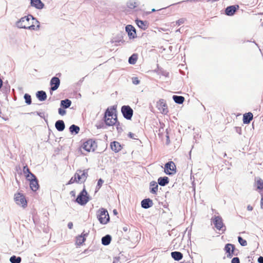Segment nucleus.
<instances>
[{
    "label": "nucleus",
    "instance_id": "obj_1",
    "mask_svg": "<svg viewBox=\"0 0 263 263\" xmlns=\"http://www.w3.org/2000/svg\"><path fill=\"white\" fill-rule=\"evenodd\" d=\"M16 24L20 28L28 29L31 30H36L40 28V22L31 15L22 17Z\"/></svg>",
    "mask_w": 263,
    "mask_h": 263
},
{
    "label": "nucleus",
    "instance_id": "obj_2",
    "mask_svg": "<svg viewBox=\"0 0 263 263\" xmlns=\"http://www.w3.org/2000/svg\"><path fill=\"white\" fill-rule=\"evenodd\" d=\"M103 119L106 125H115L118 121L116 107L112 106L108 107L104 113Z\"/></svg>",
    "mask_w": 263,
    "mask_h": 263
},
{
    "label": "nucleus",
    "instance_id": "obj_3",
    "mask_svg": "<svg viewBox=\"0 0 263 263\" xmlns=\"http://www.w3.org/2000/svg\"><path fill=\"white\" fill-rule=\"evenodd\" d=\"M88 176V170H78L74 176L70 179L68 184H73L75 182L78 183H83L87 179Z\"/></svg>",
    "mask_w": 263,
    "mask_h": 263
},
{
    "label": "nucleus",
    "instance_id": "obj_4",
    "mask_svg": "<svg viewBox=\"0 0 263 263\" xmlns=\"http://www.w3.org/2000/svg\"><path fill=\"white\" fill-rule=\"evenodd\" d=\"M97 147V142L91 139L84 142L81 146L82 149L88 153L95 152Z\"/></svg>",
    "mask_w": 263,
    "mask_h": 263
},
{
    "label": "nucleus",
    "instance_id": "obj_5",
    "mask_svg": "<svg viewBox=\"0 0 263 263\" xmlns=\"http://www.w3.org/2000/svg\"><path fill=\"white\" fill-rule=\"evenodd\" d=\"M14 200L17 205L23 208L27 207V201L23 194L20 192L15 193L14 195Z\"/></svg>",
    "mask_w": 263,
    "mask_h": 263
},
{
    "label": "nucleus",
    "instance_id": "obj_6",
    "mask_svg": "<svg viewBox=\"0 0 263 263\" xmlns=\"http://www.w3.org/2000/svg\"><path fill=\"white\" fill-rule=\"evenodd\" d=\"M212 221L217 230L222 231V232H224L226 231V228L223 222V220L221 217L219 216H214L212 218Z\"/></svg>",
    "mask_w": 263,
    "mask_h": 263
},
{
    "label": "nucleus",
    "instance_id": "obj_7",
    "mask_svg": "<svg viewBox=\"0 0 263 263\" xmlns=\"http://www.w3.org/2000/svg\"><path fill=\"white\" fill-rule=\"evenodd\" d=\"M98 218L100 222L102 224H106L109 220V216L107 211L101 208L99 210Z\"/></svg>",
    "mask_w": 263,
    "mask_h": 263
},
{
    "label": "nucleus",
    "instance_id": "obj_8",
    "mask_svg": "<svg viewBox=\"0 0 263 263\" xmlns=\"http://www.w3.org/2000/svg\"><path fill=\"white\" fill-rule=\"evenodd\" d=\"M89 201V197L88 196L87 192H86L85 187L82 191V192L79 194L77 199L76 202L80 205H85Z\"/></svg>",
    "mask_w": 263,
    "mask_h": 263
},
{
    "label": "nucleus",
    "instance_id": "obj_9",
    "mask_svg": "<svg viewBox=\"0 0 263 263\" xmlns=\"http://www.w3.org/2000/svg\"><path fill=\"white\" fill-rule=\"evenodd\" d=\"M164 172L167 175H174L176 173V167L175 163L169 161L166 163L164 167Z\"/></svg>",
    "mask_w": 263,
    "mask_h": 263
},
{
    "label": "nucleus",
    "instance_id": "obj_10",
    "mask_svg": "<svg viewBox=\"0 0 263 263\" xmlns=\"http://www.w3.org/2000/svg\"><path fill=\"white\" fill-rule=\"evenodd\" d=\"M121 112L125 118L127 120L131 119L133 115V110L130 106H123L121 108Z\"/></svg>",
    "mask_w": 263,
    "mask_h": 263
},
{
    "label": "nucleus",
    "instance_id": "obj_11",
    "mask_svg": "<svg viewBox=\"0 0 263 263\" xmlns=\"http://www.w3.org/2000/svg\"><path fill=\"white\" fill-rule=\"evenodd\" d=\"M157 107L162 114L166 115L168 111L167 105L163 99H161L157 102Z\"/></svg>",
    "mask_w": 263,
    "mask_h": 263
},
{
    "label": "nucleus",
    "instance_id": "obj_12",
    "mask_svg": "<svg viewBox=\"0 0 263 263\" xmlns=\"http://www.w3.org/2000/svg\"><path fill=\"white\" fill-rule=\"evenodd\" d=\"M234 249L235 247L232 244L228 243L225 246L224 251H226L227 257L228 258H230L233 256L234 254Z\"/></svg>",
    "mask_w": 263,
    "mask_h": 263
},
{
    "label": "nucleus",
    "instance_id": "obj_13",
    "mask_svg": "<svg viewBox=\"0 0 263 263\" xmlns=\"http://www.w3.org/2000/svg\"><path fill=\"white\" fill-rule=\"evenodd\" d=\"M88 235V233L83 232L80 235L76 237V245L78 246L82 245L86 241V238Z\"/></svg>",
    "mask_w": 263,
    "mask_h": 263
},
{
    "label": "nucleus",
    "instance_id": "obj_14",
    "mask_svg": "<svg viewBox=\"0 0 263 263\" xmlns=\"http://www.w3.org/2000/svg\"><path fill=\"white\" fill-rule=\"evenodd\" d=\"M239 8V6L238 5L229 6L225 10L226 14L229 16L233 15Z\"/></svg>",
    "mask_w": 263,
    "mask_h": 263
},
{
    "label": "nucleus",
    "instance_id": "obj_15",
    "mask_svg": "<svg viewBox=\"0 0 263 263\" xmlns=\"http://www.w3.org/2000/svg\"><path fill=\"white\" fill-rule=\"evenodd\" d=\"M60 84V81L58 78H52L50 81V85L51 86V87L50 88L51 90L54 91L57 90L59 87Z\"/></svg>",
    "mask_w": 263,
    "mask_h": 263
},
{
    "label": "nucleus",
    "instance_id": "obj_16",
    "mask_svg": "<svg viewBox=\"0 0 263 263\" xmlns=\"http://www.w3.org/2000/svg\"><path fill=\"white\" fill-rule=\"evenodd\" d=\"M125 29L130 37L134 38L136 36V30L133 26L128 25L126 27Z\"/></svg>",
    "mask_w": 263,
    "mask_h": 263
},
{
    "label": "nucleus",
    "instance_id": "obj_17",
    "mask_svg": "<svg viewBox=\"0 0 263 263\" xmlns=\"http://www.w3.org/2000/svg\"><path fill=\"white\" fill-rule=\"evenodd\" d=\"M153 204V201L149 198L143 199L141 201V206L144 209H148Z\"/></svg>",
    "mask_w": 263,
    "mask_h": 263
},
{
    "label": "nucleus",
    "instance_id": "obj_18",
    "mask_svg": "<svg viewBox=\"0 0 263 263\" xmlns=\"http://www.w3.org/2000/svg\"><path fill=\"white\" fill-rule=\"evenodd\" d=\"M253 115L252 113L249 112L246 113L243 116V122L244 124H249L253 119Z\"/></svg>",
    "mask_w": 263,
    "mask_h": 263
},
{
    "label": "nucleus",
    "instance_id": "obj_19",
    "mask_svg": "<svg viewBox=\"0 0 263 263\" xmlns=\"http://www.w3.org/2000/svg\"><path fill=\"white\" fill-rule=\"evenodd\" d=\"M110 147L111 149L115 152H118L121 149V146L120 144L117 141H114L111 143Z\"/></svg>",
    "mask_w": 263,
    "mask_h": 263
},
{
    "label": "nucleus",
    "instance_id": "obj_20",
    "mask_svg": "<svg viewBox=\"0 0 263 263\" xmlns=\"http://www.w3.org/2000/svg\"><path fill=\"white\" fill-rule=\"evenodd\" d=\"M31 5L37 9H42L44 6L41 0H31Z\"/></svg>",
    "mask_w": 263,
    "mask_h": 263
},
{
    "label": "nucleus",
    "instance_id": "obj_21",
    "mask_svg": "<svg viewBox=\"0 0 263 263\" xmlns=\"http://www.w3.org/2000/svg\"><path fill=\"white\" fill-rule=\"evenodd\" d=\"M30 182V187L33 191H36L39 187L38 181L37 179H34Z\"/></svg>",
    "mask_w": 263,
    "mask_h": 263
},
{
    "label": "nucleus",
    "instance_id": "obj_22",
    "mask_svg": "<svg viewBox=\"0 0 263 263\" xmlns=\"http://www.w3.org/2000/svg\"><path fill=\"white\" fill-rule=\"evenodd\" d=\"M55 126L57 129L60 132L63 131L65 128V124L63 121L58 120L55 124Z\"/></svg>",
    "mask_w": 263,
    "mask_h": 263
},
{
    "label": "nucleus",
    "instance_id": "obj_23",
    "mask_svg": "<svg viewBox=\"0 0 263 263\" xmlns=\"http://www.w3.org/2000/svg\"><path fill=\"white\" fill-rule=\"evenodd\" d=\"M151 192L154 194H156L158 192V185L155 181H152L150 183Z\"/></svg>",
    "mask_w": 263,
    "mask_h": 263
},
{
    "label": "nucleus",
    "instance_id": "obj_24",
    "mask_svg": "<svg viewBox=\"0 0 263 263\" xmlns=\"http://www.w3.org/2000/svg\"><path fill=\"white\" fill-rule=\"evenodd\" d=\"M171 256L175 260L177 261L181 260L183 258L182 254L177 251L172 252Z\"/></svg>",
    "mask_w": 263,
    "mask_h": 263
},
{
    "label": "nucleus",
    "instance_id": "obj_25",
    "mask_svg": "<svg viewBox=\"0 0 263 263\" xmlns=\"http://www.w3.org/2000/svg\"><path fill=\"white\" fill-rule=\"evenodd\" d=\"M36 97L40 101H45L47 98V95L44 91H39L36 93Z\"/></svg>",
    "mask_w": 263,
    "mask_h": 263
},
{
    "label": "nucleus",
    "instance_id": "obj_26",
    "mask_svg": "<svg viewBox=\"0 0 263 263\" xmlns=\"http://www.w3.org/2000/svg\"><path fill=\"white\" fill-rule=\"evenodd\" d=\"M255 185L258 190H263V180L260 178L255 180Z\"/></svg>",
    "mask_w": 263,
    "mask_h": 263
},
{
    "label": "nucleus",
    "instance_id": "obj_27",
    "mask_svg": "<svg viewBox=\"0 0 263 263\" xmlns=\"http://www.w3.org/2000/svg\"><path fill=\"white\" fill-rule=\"evenodd\" d=\"M158 182L159 185L164 186L169 182L168 178L167 177H160L158 179Z\"/></svg>",
    "mask_w": 263,
    "mask_h": 263
},
{
    "label": "nucleus",
    "instance_id": "obj_28",
    "mask_svg": "<svg viewBox=\"0 0 263 263\" xmlns=\"http://www.w3.org/2000/svg\"><path fill=\"white\" fill-rule=\"evenodd\" d=\"M111 237L110 235H107L105 236L102 237V243L105 246L108 245L111 241Z\"/></svg>",
    "mask_w": 263,
    "mask_h": 263
},
{
    "label": "nucleus",
    "instance_id": "obj_29",
    "mask_svg": "<svg viewBox=\"0 0 263 263\" xmlns=\"http://www.w3.org/2000/svg\"><path fill=\"white\" fill-rule=\"evenodd\" d=\"M173 99L178 104H182L184 101V98L182 96H173Z\"/></svg>",
    "mask_w": 263,
    "mask_h": 263
},
{
    "label": "nucleus",
    "instance_id": "obj_30",
    "mask_svg": "<svg viewBox=\"0 0 263 263\" xmlns=\"http://www.w3.org/2000/svg\"><path fill=\"white\" fill-rule=\"evenodd\" d=\"M138 59V55L137 54H133L128 59V62L131 64H135Z\"/></svg>",
    "mask_w": 263,
    "mask_h": 263
},
{
    "label": "nucleus",
    "instance_id": "obj_31",
    "mask_svg": "<svg viewBox=\"0 0 263 263\" xmlns=\"http://www.w3.org/2000/svg\"><path fill=\"white\" fill-rule=\"evenodd\" d=\"M71 104V102L70 100L68 99H66L64 100L61 101V105L63 106L65 108L69 107Z\"/></svg>",
    "mask_w": 263,
    "mask_h": 263
},
{
    "label": "nucleus",
    "instance_id": "obj_32",
    "mask_svg": "<svg viewBox=\"0 0 263 263\" xmlns=\"http://www.w3.org/2000/svg\"><path fill=\"white\" fill-rule=\"evenodd\" d=\"M10 261L11 263H20L21 261V258L20 257L12 256L10 257Z\"/></svg>",
    "mask_w": 263,
    "mask_h": 263
},
{
    "label": "nucleus",
    "instance_id": "obj_33",
    "mask_svg": "<svg viewBox=\"0 0 263 263\" xmlns=\"http://www.w3.org/2000/svg\"><path fill=\"white\" fill-rule=\"evenodd\" d=\"M69 130L71 133H75L78 134L80 131V128L77 125H72L69 128Z\"/></svg>",
    "mask_w": 263,
    "mask_h": 263
},
{
    "label": "nucleus",
    "instance_id": "obj_34",
    "mask_svg": "<svg viewBox=\"0 0 263 263\" xmlns=\"http://www.w3.org/2000/svg\"><path fill=\"white\" fill-rule=\"evenodd\" d=\"M24 99L25 100V102L28 104V105H30L31 104V96L27 94V93H26L25 95H24Z\"/></svg>",
    "mask_w": 263,
    "mask_h": 263
},
{
    "label": "nucleus",
    "instance_id": "obj_35",
    "mask_svg": "<svg viewBox=\"0 0 263 263\" xmlns=\"http://www.w3.org/2000/svg\"><path fill=\"white\" fill-rule=\"evenodd\" d=\"M26 178L29 181L36 179L35 175L34 174H33L32 173H30V174H28V175H26Z\"/></svg>",
    "mask_w": 263,
    "mask_h": 263
},
{
    "label": "nucleus",
    "instance_id": "obj_36",
    "mask_svg": "<svg viewBox=\"0 0 263 263\" xmlns=\"http://www.w3.org/2000/svg\"><path fill=\"white\" fill-rule=\"evenodd\" d=\"M127 6L130 9H134L137 6V4L135 2L130 1L127 3Z\"/></svg>",
    "mask_w": 263,
    "mask_h": 263
},
{
    "label": "nucleus",
    "instance_id": "obj_37",
    "mask_svg": "<svg viewBox=\"0 0 263 263\" xmlns=\"http://www.w3.org/2000/svg\"><path fill=\"white\" fill-rule=\"evenodd\" d=\"M136 23L137 24V25L141 28L142 29H145V24H144V23L142 21H140V20H137L136 21Z\"/></svg>",
    "mask_w": 263,
    "mask_h": 263
},
{
    "label": "nucleus",
    "instance_id": "obj_38",
    "mask_svg": "<svg viewBox=\"0 0 263 263\" xmlns=\"http://www.w3.org/2000/svg\"><path fill=\"white\" fill-rule=\"evenodd\" d=\"M238 241L239 243L242 246H246L247 245V241L245 239H243L242 237L240 236H239L238 238Z\"/></svg>",
    "mask_w": 263,
    "mask_h": 263
},
{
    "label": "nucleus",
    "instance_id": "obj_39",
    "mask_svg": "<svg viewBox=\"0 0 263 263\" xmlns=\"http://www.w3.org/2000/svg\"><path fill=\"white\" fill-rule=\"evenodd\" d=\"M23 173L24 174L25 176H26V175H28V174H30L31 173L30 171L29 168L27 166V165H25L23 167Z\"/></svg>",
    "mask_w": 263,
    "mask_h": 263
},
{
    "label": "nucleus",
    "instance_id": "obj_40",
    "mask_svg": "<svg viewBox=\"0 0 263 263\" xmlns=\"http://www.w3.org/2000/svg\"><path fill=\"white\" fill-rule=\"evenodd\" d=\"M185 19L184 18H181L176 21V23L178 26H179L184 23Z\"/></svg>",
    "mask_w": 263,
    "mask_h": 263
},
{
    "label": "nucleus",
    "instance_id": "obj_41",
    "mask_svg": "<svg viewBox=\"0 0 263 263\" xmlns=\"http://www.w3.org/2000/svg\"><path fill=\"white\" fill-rule=\"evenodd\" d=\"M103 182H104V181L102 179H99V180L98 181V183H97V187L98 189H100L102 186Z\"/></svg>",
    "mask_w": 263,
    "mask_h": 263
},
{
    "label": "nucleus",
    "instance_id": "obj_42",
    "mask_svg": "<svg viewBox=\"0 0 263 263\" xmlns=\"http://www.w3.org/2000/svg\"><path fill=\"white\" fill-rule=\"evenodd\" d=\"M59 114L60 115H61V116H64V115H65L66 114V111L65 109H63V108H60L59 109Z\"/></svg>",
    "mask_w": 263,
    "mask_h": 263
},
{
    "label": "nucleus",
    "instance_id": "obj_43",
    "mask_svg": "<svg viewBox=\"0 0 263 263\" xmlns=\"http://www.w3.org/2000/svg\"><path fill=\"white\" fill-rule=\"evenodd\" d=\"M133 83L135 85H137L140 83V81L137 77H135L133 78Z\"/></svg>",
    "mask_w": 263,
    "mask_h": 263
},
{
    "label": "nucleus",
    "instance_id": "obj_44",
    "mask_svg": "<svg viewBox=\"0 0 263 263\" xmlns=\"http://www.w3.org/2000/svg\"><path fill=\"white\" fill-rule=\"evenodd\" d=\"M232 263H240L239 259L238 257H234L231 261Z\"/></svg>",
    "mask_w": 263,
    "mask_h": 263
},
{
    "label": "nucleus",
    "instance_id": "obj_45",
    "mask_svg": "<svg viewBox=\"0 0 263 263\" xmlns=\"http://www.w3.org/2000/svg\"><path fill=\"white\" fill-rule=\"evenodd\" d=\"M128 136L131 139H136V137L137 136L134 133H132L130 132V133H128Z\"/></svg>",
    "mask_w": 263,
    "mask_h": 263
},
{
    "label": "nucleus",
    "instance_id": "obj_46",
    "mask_svg": "<svg viewBox=\"0 0 263 263\" xmlns=\"http://www.w3.org/2000/svg\"><path fill=\"white\" fill-rule=\"evenodd\" d=\"M260 207L263 210V195L261 197L260 199Z\"/></svg>",
    "mask_w": 263,
    "mask_h": 263
},
{
    "label": "nucleus",
    "instance_id": "obj_47",
    "mask_svg": "<svg viewBox=\"0 0 263 263\" xmlns=\"http://www.w3.org/2000/svg\"><path fill=\"white\" fill-rule=\"evenodd\" d=\"M258 261L259 263H263V257H262V256L259 257L258 259Z\"/></svg>",
    "mask_w": 263,
    "mask_h": 263
},
{
    "label": "nucleus",
    "instance_id": "obj_48",
    "mask_svg": "<svg viewBox=\"0 0 263 263\" xmlns=\"http://www.w3.org/2000/svg\"><path fill=\"white\" fill-rule=\"evenodd\" d=\"M72 226H73V224L72 222H69L68 224V227L69 229H71L72 228Z\"/></svg>",
    "mask_w": 263,
    "mask_h": 263
},
{
    "label": "nucleus",
    "instance_id": "obj_49",
    "mask_svg": "<svg viewBox=\"0 0 263 263\" xmlns=\"http://www.w3.org/2000/svg\"><path fill=\"white\" fill-rule=\"evenodd\" d=\"M2 85H3V81H2V79L0 78V89L1 88V87L2 86Z\"/></svg>",
    "mask_w": 263,
    "mask_h": 263
},
{
    "label": "nucleus",
    "instance_id": "obj_50",
    "mask_svg": "<svg viewBox=\"0 0 263 263\" xmlns=\"http://www.w3.org/2000/svg\"><path fill=\"white\" fill-rule=\"evenodd\" d=\"M248 209L249 210L251 211V210H252L253 208H252V206H251L249 205V206H248Z\"/></svg>",
    "mask_w": 263,
    "mask_h": 263
},
{
    "label": "nucleus",
    "instance_id": "obj_51",
    "mask_svg": "<svg viewBox=\"0 0 263 263\" xmlns=\"http://www.w3.org/2000/svg\"><path fill=\"white\" fill-rule=\"evenodd\" d=\"M70 194L74 196V191H71Z\"/></svg>",
    "mask_w": 263,
    "mask_h": 263
},
{
    "label": "nucleus",
    "instance_id": "obj_52",
    "mask_svg": "<svg viewBox=\"0 0 263 263\" xmlns=\"http://www.w3.org/2000/svg\"><path fill=\"white\" fill-rule=\"evenodd\" d=\"M156 11V10H155V9H153L152 10V12H154V11Z\"/></svg>",
    "mask_w": 263,
    "mask_h": 263
}]
</instances>
